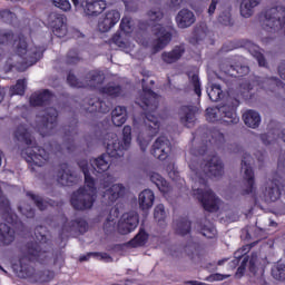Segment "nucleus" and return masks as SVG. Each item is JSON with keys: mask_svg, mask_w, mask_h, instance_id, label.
Instances as JSON below:
<instances>
[{"mask_svg": "<svg viewBox=\"0 0 285 285\" xmlns=\"http://www.w3.org/2000/svg\"><path fill=\"white\" fill-rule=\"evenodd\" d=\"M191 179L200 187L193 189V195L202 204L207 213H217L219 210V197L213 189L208 188V179H219L224 176V163L217 155L212 156L207 163L199 161V158L189 163ZM208 188V189H204Z\"/></svg>", "mask_w": 285, "mask_h": 285, "instance_id": "obj_1", "label": "nucleus"}, {"mask_svg": "<svg viewBox=\"0 0 285 285\" xmlns=\"http://www.w3.org/2000/svg\"><path fill=\"white\" fill-rule=\"evenodd\" d=\"M144 95H141L137 100V106H140L145 115V125L147 126L146 136L144 132L138 134L137 141L140 150L146 153L148 146L153 138L159 134V116L157 115V109L159 108V98L153 89L142 87Z\"/></svg>", "mask_w": 285, "mask_h": 285, "instance_id": "obj_2", "label": "nucleus"}, {"mask_svg": "<svg viewBox=\"0 0 285 285\" xmlns=\"http://www.w3.org/2000/svg\"><path fill=\"white\" fill-rule=\"evenodd\" d=\"M46 249H43V243L29 242L26 244L24 256L19 259L20 269L18 272V277L21 279H29L33 284H48L55 279V272L50 269H45L37 272L32 267V262H41L46 259Z\"/></svg>", "mask_w": 285, "mask_h": 285, "instance_id": "obj_3", "label": "nucleus"}, {"mask_svg": "<svg viewBox=\"0 0 285 285\" xmlns=\"http://www.w3.org/2000/svg\"><path fill=\"white\" fill-rule=\"evenodd\" d=\"M132 142V127L125 126L122 129V140H119L117 134H107L105 136L104 145L106 146L107 154H102L96 158L91 166L98 173H106L110 168V158L119 159L124 157V153L130 148Z\"/></svg>", "mask_w": 285, "mask_h": 285, "instance_id": "obj_4", "label": "nucleus"}, {"mask_svg": "<svg viewBox=\"0 0 285 285\" xmlns=\"http://www.w3.org/2000/svg\"><path fill=\"white\" fill-rule=\"evenodd\" d=\"M14 138L20 144L28 146L21 153L28 164L41 167L50 159V151L37 146V142L32 141V135L28 131V128H26L24 125L17 127L14 130Z\"/></svg>", "mask_w": 285, "mask_h": 285, "instance_id": "obj_5", "label": "nucleus"}, {"mask_svg": "<svg viewBox=\"0 0 285 285\" xmlns=\"http://www.w3.org/2000/svg\"><path fill=\"white\" fill-rule=\"evenodd\" d=\"M147 17H149L148 24L151 26V32L154 37H157L155 45L153 46L154 52H160L164 50L170 41H173V36L177 35V30L173 26H163L157 23L164 19V12L159 9H151L148 11Z\"/></svg>", "mask_w": 285, "mask_h": 285, "instance_id": "obj_6", "label": "nucleus"}, {"mask_svg": "<svg viewBox=\"0 0 285 285\" xmlns=\"http://www.w3.org/2000/svg\"><path fill=\"white\" fill-rule=\"evenodd\" d=\"M237 108H239V99L228 98L226 102L219 107H208L206 109V119L210 124L220 122L227 126H235L239 124Z\"/></svg>", "mask_w": 285, "mask_h": 285, "instance_id": "obj_7", "label": "nucleus"}, {"mask_svg": "<svg viewBox=\"0 0 285 285\" xmlns=\"http://www.w3.org/2000/svg\"><path fill=\"white\" fill-rule=\"evenodd\" d=\"M83 176L85 187L73 191L70 198V204L75 210H90L97 199L95 178L90 175V171L83 174Z\"/></svg>", "mask_w": 285, "mask_h": 285, "instance_id": "obj_8", "label": "nucleus"}, {"mask_svg": "<svg viewBox=\"0 0 285 285\" xmlns=\"http://www.w3.org/2000/svg\"><path fill=\"white\" fill-rule=\"evenodd\" d=\"M16 52L18 57H21V59H23L26 66H35V63L43 58V52H46V48L37 46L28 48V42L23 38H19Z\"/></svg>", "mask_w": 285, "mask_h": 285, "instance_id": "obj_9", "label": "nucleus"}, {"mask_svg": "<svg viewBox=\"0 0 285 285\" xmlns=\"http://www.w3.org/2000/svg\"><path fill=\"white\" fill-rule=\"evenodd\" d=\"M263 17H264L263 26H265V28H269L271 30H276V32H279V30H285V7L284 6H277V7L267 9L263 13Z\"/></svg>", "mask_w": 285, "mask_h": 285, "instance_id": "obj_10", "label": "nucleus"}, {"mask_svg": "<svg viewBox=\"0 0 285 285\" xmlns=\"http://www.w3.org/2000/svg\"><path fill=\"white\" fill-rule=\"evenodd\" d=\"M59 111H57L55 107L46 109L45 115L39 117L38 131L41 137H50V135H55Z\"/></svg>", "mask_w": 285, "mask_h": 285, "instance_id": "obj_11", "label": "nucleus"}, {"mask_svg": "<svg viewBox=\"0 0 285 285\" xmlns=\"http://www.w3.org/2000/svg\"><path fill=\"white\" fill-rule=\"evenodd\" d=\"M85 79V81H81L75 73L69 72L67 83H69L71 88H88V86H101L106 78L102 76L101 71L92 70L86 75Z\"/></svg>", "mask_w": 285, "mask_h": 285, "instance_id": "obj_12", "label": "nucleus"}, {"mask_svg": "<svg viewBox=\"0 0 285 285\" xmlns=\"http://www.w3.org/2000/svg\"><path fill=\"white\" fill-rule=\"evenodd\" d=\"M78 124L79 122L77 120H73L71 125L63 127L65 142L62 145H56V147H52V144H50L51 150H53V153H65L63 148H66L67 153H75L77 149L75 139H77V135H79V129L77 128Z\"/></svg>", "mask_w": 285, "mask_h": 285, "instance_id": "obj_13", "label": "nucleus"}, {"mask_svg": "<svg viewBox=\"0 0 285 285\" xmlns=\"http://www.w3.org/2000/svg\"><path fill=\"white\" fill-rule=\"evenodd\" d=\"M250 154H244L242 159V169L244 171V180L246 188L243 190L242 195H253L255 194V171H253V167H250Z\"/></svg>", "mask_w": 285, "mask_h": 285, "instance_id": "obj_14", "label": "nucleus"}, {"mask_svg": "<svg viewBox=\"0 0 285 285\" xmlns=\"http://www.w3.org/2000/svg\"><path fill=\"white\" fill-rule=\"evenodd\" d=\"M220 71L225 75V77H230V79H242V77H246L248 72H250V68L246 65H233L230 58L225 59L219 65Z\"/></svg>", "mask_w": 285, "mask_h": 285, "instance_id": "obj_15", "label": "nucleus"}, {"mask_svg": "<svg viewBox=\"0 0 285 285\" xmlns=\"http://www.w3.org/2000/svg\"><path fill=\"white\" fill-rule=\"evenodd\" d=\"M282 190H285L282 180L278 178L268 179L262 187L265 202H277L282 197Z\"/></svg>", "mask_w": 285, "mask_h": 285, "instance_id": "obj_16", "label": "nucleus"}, {"mask_svg": "<svg viewBox=\"0 0 285 285\" xmlns=\"http://www.w3.org/2000/svg\"><path fill=\"white\" fill-rule=\"evenodd\" d=\"M139 226V214L129 212L122 214L118 222V233L120 235H130Z\"/></svg>", "mask_w": 285, "mask_h": 285, "instance_id": "obj_17", "label": "nucleus"}, {"mask_svg": "<svg viewBox=\"0 0 285 285\" xmlns=\"http://www.w3.org/2000/svg\"><path fill=\"white\" fill-rule=\"evenodd\" d=\"M170 150H173V146L168 137L159 136L151 147V155L156 159H159V161H166L170 155Z\"/></svg>", "mask_w": 285, "mask_h": 285, "instance_id": "obj_18", "label": "nucleus"}, {"mask_svg": "<svg viewBox=\"0 0 285 285\" xmlns=\"http://www.w3.org/2000/svg\"><path fill=\"white\" fill-rule=\"evenodd\" d=\"M49 26L52 28V32L59 39L66 37L68 29L66 28V16L57 12H51L48 18Z\"/></svg>", "mask_w": 285, "mask_h": 285, "instance_id": "obj_19", "label": "nucleus"}, {"mask_svg": "<svg viewBox=\"0 0 285 285\" xmlns=\"http://www.w3.org/2000/svg\"><path fill=\"white\" fill-rule=\"evenodd\" d=\"M121 19V13L118 10H109L105 13V17L98 22V29L100 32H109L110 29L115 28Z\"/></svg>", "mask_w": 285, "mask_h": 285, "instance_id": "obj_20", "label": "nucleus"}, {"mask_svg": "<svg viewBox=\"0 0 285 285\" xmlns=\"http://www.w3.org/2000/svg\"><path fill=\"white\" fill-rule=\"evenodd\" d=\"M75 230H78V233H87L88 222L83 220V218H77L75 220L68 222V218L65 217V222L60 232V239H63V233H72Z\"/></svg>", "mask_w": 285, "mask_h": 285, "instance_id": "obj_21", "label": "nucleus"}, {"mask_svg": "<svg viewBox=\"0 0 285 285\" xmlns=\"http://www.w3.org/2000/svg\"><path fill=\"white\" fill-rule=\"evenodd\" d=\"M180 124L186 128H191L197 121V107L195 106H181L179 109Z\"/></svg>", "mask_w": 285, "mask_h": 285, "instance_id": "obj_22", "label": "nucleus"}, {"mask_svg": "<svg viewBox=\"0 0 285 285\" xmlns=\"http://www.w3.org/2000/svg\"><path fill=\"white\" fill-rule=\"evenodd\" d=\"M126 195V187L121 184H115L104 191L102 198L107 202V206H112L117 199H121Z\"/></svg>", "mask_w": 285, "mask_h": 285, "instance_id": "obj_23", "label": "nucleus"}, {"mask_svg": "<svg viewBox=\"0 0 285 285\" xmlns=\"http://www.w3.org/2000/svg\"><path fill=\"white\" fill-rule=\"evenodd\" d=\"M50 101H52V91L49 89L36 91L29 98V104L33 108L48 106Z\"/></svg>", "mask_w": 285, "mask_h": 285, "instance_id": "obj_24", "label": "nucleus"}, {"mask_svg": "<svg viewBox=\"0 0 285 285\" xmlns=\"http://www.w3.org/2000/svg\"><path fill=\"white\" fill-rule=\"evenodd\" d=\"M106 8H108L106 0L86 1L83 12L87 17H99V14H101Z\"/></svg>", "mask_w": 285, "mask_h": 285, "instance_id": "obj_25", "label": "nucleus"}, {"mask_svg": "<svg viewBox=\"0 0 285 285\" xmlns=\"http://www.w3.org/2000/svg\"><path fill=\"white\" fill-rule=\"evenodd\" d=\"M57 181L60 186H72L77 184V176L72 175V171L68 169V163L60 164Z\"/></svg>", "mask_w": 285, "mask_h": 285, "instance_id": "obj_26", "label": "nucleus"}, {"mask_svg": "<svg viewBox=\"0 0 285 285\" xmlns=\"http://www.w3.org/2000/svg\"><path fill=\"white\" fill-rule=\"evenodd\" d=\"M17 239L14 228L6 223H0V246H10Z\"/></svg>", "mask_w": 285, "mask_h": 285, "instance_id": "obj_27", "label": "nucleus"}, {"mask_svg": "<svg viewBox=\"0 0 285 285\" xmlns=\"http://www.w3.org/2000/svg\"><path fill=\"white\" fill-rule=\"evenodd\" d=\"M176 23L178 28H190L195 23V13L188 9H183L176 16Z\"/></svg>", "mask_w": 285, "mask_h": 285, "instance_id": "obj_28", "label": "nucleus"}, {"mask_svg": "<svg viewBox=\"0 0 285 285\" xmlns=\"http://www.w3.org/2000/svg\"><path fill=\"white\" fill-rule=\"evenodd\" d=\"M138 204L141 210H150L155 204V193L150 189L142 190L138 196Z\"/></svg>", "mask_w": 285, "mask_h": 285, "instance_id": "obj_29", "label": "nucleus"}, {"mask_svg": "<svg viewBox=\"0 0 285 285\" xmlns=\"http://www.w3.org/2000/svg\"><path fill=\"white\" fill-rule=\"evenodd\" d=\"M184 52H186V49L181 46H176L171 51H164L161 53V59L165 63H176V61H179L181 57H184Z\"/></svg>", "mask_w": 285, "mask_h": 285, "instance_id": "obj_30", "label": "nucleus"}, {"mask_svg": "<svg viewBox=\"0 0 285 285\" xmlns=\"http://www.w3.org/2000/svg\"><path fill=\"white\" fill-rule=\"evenodd\" d=\"M243 120L248 128H259V124H262V116H259V112L248 109L243 114Z\"/></svg>", "mask_w": 285, "mask_h": 285, "instance_id": "obj_31", "label": "nucleus"}, {"mask_svg": "<svg viewBox=\"0 0 285 285\" xmlns=\"http://www.w3.org/2000/svg\"><path fill=\"white\" fill-rule=\"evenodd\" d=\"M150 181L157 186L158 190L163 193V195H168L170 190H173V187L167 181L166 178H164L161 175L158 173H153L150 175Z\"/></svg>", "mask_w": 285, "mask_h": 285, "instance_id": "obj_32", "label": "nucleus"}, {"mask_svg": "<svg viewBox=\"0 0 285 285\" xmlns=\"http://www.w3.org/2000/svg\"><path fill=\"white\" fill-rule=\"evenodd\" d=\"M193 229V223L188 217H180L176 220V235H180V237H186V235H190V230Z\"/></svg>", "mask_w": 285, "mask_h": 285, "instance_id": "obj_33", "label": "nucleus"}, {"mask_svg": "<svg viewBox=\"0 0 285 285\" xmlns=\"http://www.w3.org/2000/svg\"><path fill=\"white\" fill-rule=\"evenodd\" d=\"M261 0H243L240 3V14L245 19H248L249 17H253V10L254 8H257L259 6Z\"/></svg>", "mask_w": 285, "mask_h": 285, "instance_id": "obj_34", "label": "nucleus"}, {"mask_svg": "<svg viewBox=\"0 0 285 285\" xmlns=\"http://www.w3.org/2000/svg\"><path fill=\"white\" fill-rule=\"evenodd\" d=\"M148 243V233H146V229L140 228L138 234L131 239L129 240V246H131V248H139L141 246H146V244Z\"/></svg>", "mask_w": 285, "mask_h": 285, "instance_id": "obj_35", "label": "nucleus"}, {"mask_svg": "<svg viewBox=\"0 0 285 285\" xmlns=\"http://www.w3.org/2000/svg\"><path fill=\"white\" fill-rule=\"evenodd\" d=\"M67 66H77V63H81L83 61V57L81 56V51L77 48H71L66 55L65 59Z\"/></svg>", "mask_w": 285, "mask_h": 285, "instance_id": "obj_36", "label": "nucleus"}, {"mask_svg": "<svg viewBox=\"0 0 285 285\" xmlns=\"http://www.w3.org/2000/svg\"><path fill=\"white\" fill-rule=\"evenodd\" d=\"M121 92H124V89L119 85H106L105 87L100 88L101 95H107V97H111V99H117V97H121Z\"/></svg>", "mask_w": 285, "mask_h": 285, "instance_id": "obj_37", "label": "nucleus"}, {"mask_svg": "<svg viewBox=\"0 0 285 285\" xmlns=\"http://www.w3.org/2000/svg\"><path fill=\"white\" fill-rule=\"evenodd\" d=\"M26 88H28V82L26 81V79H18L16 85L10 87L9 91L11 97H14V95L23 97V95H26Z\"/></svg>", "mask_w": 285, "mask_h": 285, "instance_id": "obj_38", "label": "nucleus"}, {"mask_svg": "<svg viewBox=\"0 0 285 285\" xmlns=\"http://www.w3.org/2000/svg\"><path fill=\"white\" fill-rule=\"evenodd\" d=\"M207 95L210 101H219L224 98V90H222V86L212 83L210 88L207 89Z\"/></svg>", "mask_w": 285, "mask_h": 285, "instance_id": "obj_39", "label": "nucleus"}, {"mask_svg": "<svg viewBox=\"0 0 285 285\" xmlns=\"http://www.w3.org/2000/svg\"><path fill=\"white\" fill-rule=\"evenodd\" d=\"M27 197H30V199H32L37 208L40 210H46L48 206L51 205L48 200H43L41 196L32 194V191H28Z\"/></svg>", "mask_w": 285, "mask_h": 285, "instance_id": "obj_40", "label": "nucleus"}, {"mask_svg": "<svg viewBox=\"0 0 285 285\" xmlns=\"http://www.w3.org/2000/svg\"><path fill=\"white\" fill-rule=\"evenodd\" d=\"M117 110H121V108H115L111 111V121L114 126H117L118 128L124 126L128 119V115H119L117 114Z\"/></svg>", "mask_w": 285, "mask_h": 285, "instance_id": "obj_41", "label": "nucleus"}, {"mask_svg": "<svg viewBox=\"0 0 285 285\" xmlns=\"http://www.w3.org/2000/svg\"><path fill=\"white\" fill-rule=\"evenodd\" d=\"M200 234L207 239H213L217 235V229L213 223H208V225L200 226Z\"/></svg>", "mask_w": 285, "mask_h": 285, "instance_id": "obj_42", "label": "nucleus"}, {"mask_svg": "<svg viewBox=\"0 0 285 285\" xmlns=\"http://www.w3.org/2000/svg\"><path fill=\"white\" fill-rule=\"evenodd\" d=\"M248 268L249 273H253V275L264 277V267H257V255L250 257Z\"/></svg>", "mask_w": 285, "mask_h": 285, "instance_id": "obj_43", "label": "nucleus"}, {"mask_svg": "<svg viewBox=\"0 0 285 285\" xmlns=\"http://www.w3.org/2000/svg\"><path fill=\"white\" fill-rule=\"evenodd\" d=\"M272 275L274 279L285 282V264H278L276 267L272 268Z\"/></svg>", "mask_w": 285, "mask_h": 285, "instance_id": "obj_44", "label": "nucleus"}, {"mask_svg": "<svg viewBox=\"0 0 285 285\" xmlns=\"http://www.w3.org/2000/svg\"><path fill=\"white\" fill-rule=\"evenodd\" d=\"M206 39V32L200 28H196L193 31V37L189 39L190 43H199V41H204Z\"/></svg>", "mask_w": 285, "mask_h": 285, "instance_id": "obj_45", "label": "nucleus"}, {"mask_svg": "<svg viewBox=\"0 0 285 285\" xmlns=\"http://www.w3.org/2000/svg\"><path fill=\"white\" fill-rule=\"evenodd\" d=\"M0 18L4 23H12L17 19V14L9 9H3L0 11Z\"/></svg>", "mask_w": 285, "mask_h": 285, "instance_id": "obj_46", "label": "nucleus"}, {"mask_svg": "<svg viewBox=\"0 0 285 285\" xmlns=\"http://www.w3.org/2000/svg\"><path fill=\"white\" fill-rule=\"evenodd\" d=\"M92 106L95 107L92 109L95 112H101L102 115L108 114L110 110V106L106 105V101L104 100H97L96 102H92Z\"/></svg>", "mask_w": 285, "mask_h": 285, "instance_id": "obj_47", "label": "nucleus"}, {"mask_svg": "<svg viewBox=\"0 0 285 285\" xmlns=\"http://www.w3.org/2000/svg\"><path fill=\"white\" fill-rule=\"evenodd\" d=\"M120 31L124 32L125 35H130L132 32V22L130 18L125 17L120 21Z\"/></svg>", "mask_w": 285, "mask_h": 285, "instance_id": "obj_48", "label": "nucleus"}, {"mask_svg": "<svg viewBox=\"0 0 285 285\" xmlns=\"http://www.w3.org/2000/svg\"><path fill=\"white\" fill-rule=\"evenodd\" d=\"M233 19L230 18V10H225L218 16V23L222 26H233Z\"/></svg>", "mask_w": 285, "mask_h": 285, "instance_id": "obj_49", "label": "nucleus"}, {"mask_svg": "<svg viewBox=\"0 0 285 285\" xmlns=\"http://www.w3.org/2000/svg\"><path fill=\"white\" fill-rule=\"evenodd\" d=\"M190 82L193 83L195 95L202 97V82L199 81V76L197 73H194L190 77Z\"/></svg>", "mask_w": 285, "mask_h": 285, "instance_id": "obj_50", "label": "nucleus"}, {"mask_svg": "<svg viewBox=\"0 0 285 285\" xmlns=\"http://www.w3.org/2000/svg\"><path fill=\"white\" fill-rule=\"evenodd\" d=\"M52 6L62 10V12H68L72 8L70 1L68 0H52Z\"/></svg>", "mask_w": 285, "mask_h": 285, "instance_id": "obj_51", "label": "nucleus"}, {"mask_svg": "<svg viewBox=\"0 0 285 285\" xmlns=\"http://www.w3.org/2000/svg\"><path fill=\"white\" fill-rule=\"evenodd\" d=\"M12 37H14L12 31L0 29V46L8 43V41H12Z\"/></svg>", "mask_w": 285, "mask_h": 285, "instance_id": "obj_52", "label": "nucleus"}, {"mask_svg": "<svg viewBox=\"0 0 285 285\" xmlns=\"http://www.w3.org/2000/svg\"><path fill=\"white\" fill-rule=\"evenodd\" d=\"M0 210L3 213H10V200L3 196V191L0 187Z\"/></svg>", "mask_w": 285, "mask_h": 285, "instance_id": "obj_53", "label": "nucleus"}, {"mask_svg": "<svg viewBox=\"0 0 285 285\" xmlns=\"http://www.w3.org/2000/svg\"><path fill=\"white\" fill-rule=\"evenodd\" d=\"M154 217L155 219H158V222H161V219L166 217V208L164 207V204H159L155 207Z\"/></svg>", "mask_w": 285, "mask_h": 285, "instance_id": "obj_54", "label": "nucleus"}, {"mask_svg": "<svg viewBox=\"0 0 285 285\" xmlns=\"http://www.w3.org/2000/svg\"><path fill=\"white\" fill-rule=\"evenodd\" d=\"M252 55H253V57L256 58V60L258 61V66L261 68H266V66L268 63L266 62V57H264V53H262L261 51L255 50V51H253Z\"/></svg>", "mask_w": 285, "mask_h": 285, "instance_id": "obj_55", "label": "nucleus"}, {"mask_svg": "<svg viewBox=\"0 0 285 285\" xmlns=\"http://www.w3.org/2000/svg\"><path fill=\"white\" fill-rule=\"evenodd\" d=\"M111 43H115V46H118V48H126V42H124V39L121 38V33L117 32L112 36L110 39Z\"/></svg>", "mask_w": 285, "mask_h": 285, "instance_id": "obj_56", "label": "nucleus"}, {"mask_svg": "<svg viewBox=\"0 0 285 285\" xmlns=\"http://www.w3.org/2000/svg\"><path fill=\"white\" fill-rule=\"evenodd\" d=\"M184 253L189 257V259H195V243H190L184 247Z\"/></svg>", "mask_w": 285, "mask_h": 285, "instance_id": "obj_57", "label": "nucleus"}, {"mask_svg": "<svg viewBox=\"0 0 285 285\" xmlns=\"http://www.w3.org/2000/svg\"><path fill=\"white\" fill-rule=\"evenodd\" d=\"M228 277H230V275L216 273V274L209 275V277L207 278V282H224V279H228Z\"/></svg>", "mask_w": 285, "mask_h": 285, "instance_id": "obj_58", "label": "nucleus"}, {"mask_svg": "<svg viewBox=\"0 0 285 285\" xmlns=\"http://www.w3.org/2000/svg\"><path fill=\"white\" fill-rule=\"evenodd\" d=\"M277 170L279 173H285V151L278 157Z\"/></svg>", "mask_w": 285, "mask_h": 285, "instance_id": "obj_59", "label": "nucleus"}, {"mask_svg": "<svg viewBox=\"0 0 285 285\" xmlns=\"http://www.w3.org/2000/svg\"><path fill=\"white\" fill-rule=\"evenodd\" d=\"M78 166L81 169L82 174L86 175L87 173H90V167L88 165V160H79Z\"/></svg>", "mask_w": 285, "mask_h": 285, "instance_id": "obj_60", "label": "nucleus"}, {"mask_svg": "<svg viewBox=\"0 0 285 285\" xmlns=\"http://www.w3.org/2000/svg\"><path fill=\"white\" fill-rule=\"evenodd\" d=\"M96 253V258L105 262H112V256L108 253H101V252H95Z\"/></svg>", "mask_w": 285, "mask_h": 285, "instance_id": "obj_61", "label": "nucleus"}, {"mask_svg": "<svg viewBox=\"0 0 285 285\" xmlns=\"http://www.w3.org/2000/svg\"><path fill=\"white\" fill-rule=\"evenodd\" d=\"M217 3H219V0H212L207 10L209 17H213L215 14V11L217 10Z\"/></svg>", "mask_w": 285, "mask_h": 285, "instance_id": "obj_62", "label": "nucleus"}, {"mask_svg": "<svg viewBox=\"0 0 285 285\" xmlns=\"http://www.w3.org/2000/svg\"><path fill=\"white\" fill-rule=\"evenodd\" d=\"M98 254H96V252H89L86 255H82L79 257V262H88V259H90V257H96Z\"/></svg>", "mask_w": 285, "mask_h": 285, "instance_id": "obj_63", "label": "nucleus"}, {"mask_svg": "<svg viewBox=\"0 0 285 285\" xmlns=\"http://www.w3.org/2000/svg\"><path fill=\"white\" fill-rule=\"evenodd\" d=\"M278 75H279L281 79H284V81H285V61L279 63Z\"/></svg>", "mask_w": 285, "mask_h": 285, "instance_id": "obj_64", "label": "nucleus"}]
</instances>
